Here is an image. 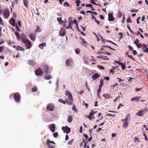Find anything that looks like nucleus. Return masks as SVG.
<instances>
[{"label": "nucleus", "mask_w": 148, "mask_h": 148, "mask_svg": "<svg viewBox=\"0 0 148 148\" xmlns=\"http://www.w3.org/2000/svg\"><path fill=\"white\" fill-rule=\"evenodd\" d=\"M137 48H140L142 46V45L141 43H139L136 45Z\"/></svg>", "instance_id": "51"}, {"label": "nucleus", "mask_w": 148, "mask_h": 148, "mask_svg": "<svg viewBox=\"0 0 148 148\" xmlns=\"http://www.w3.org/2000/svg\"><path fill=\"white\" fill-rule=\"evenodd\" d=\"M87 118H88L89 120H90L91 121H92V119H94V117H92V116H87Z\"/></svg>", "instance_id": "53"}, {"label": "nucleus", "mask_w": 148, "mask_h": 148, "mask_svg": "<svg viewBox=\"0 0 148 148\" xmlns=\"http://www.w3.org/2000/svg\"><path fill=\"white\" fill-rule=\"evenodd\" d=\"M143 50L144 52H146L148 53V48H146L145 49H144V48H143Z\"/></svg>", "instance_id": "50"}, {"label": "nucleus", "mask_w": 148, "mask_h": 148, "mask_svg": "<svg viewBox=\"0 0 148 148\" xmlns=\"http://www.w3.org/2000/svg\"><path fill=\"white\" fill-rule=\"evenodd\" d=\"M67 22V21L65 19H64V20L62 21V23L61 24H62L63 23H66Z\"/></svg>", "instance_id": "56"}, {"label": "nucleus", "mask_w": 148, "mask_h": 148, "mask_svg": "<svg viewBox=\"0 0 148 148\" xmlns=\"http://www.w3.org/2000/svg\"><path fill=\"white\" fill-rule=\"evenodd\" d=\"M49 128L51 131L52 132H55L56 131V126L55 124H51L49 126Z\"/></svg>", "instance_id": "9"}, {"label": "nucleus", "mask_w": 148, "mask_h": 148, "mask_svg": "<svg viewBox=\"0 0 148 148\" xmlns=\"http://www.w3.org/2000/svg\"><path fill=\"white\" fill-rule=\"evenodd\" d=\"M58 101L60 102H61L64 104H66V102L62 99H59Z\"/></svg>", "instance_id": "30"}, {"label": "nucleus", "mask_w": 148, "mask_h": 148, "mask_svg": "<svg viewBox=\"0 0 148 148\" xmlns=\"http://www.w3.org/2000/svg\"><path fill=\"white\" fill-rule=\"evenodd\" d=\"M121 69L123 70H124L126 68L125 65H124L123 63V64H121Z\"/></svg>", "instance_id": "43"}, {"label": "nucleus", "mask_w": 148, "mask_h": 148, "mask_svg": "<svg viewBox=\"0 0 148 148\" xmlns=\"http://www.w3.org/2000/svg\"><path fill=\"white\" fill-rule=\"evenodd\" d=\"M23 3L24 5L28 8V1L27 0H23Z\"/></svg>", "instance_id": "25"}, {"label": "nucleus", "mask_w": 148, "mask_h": 148, "mask_svg": "<svg viewBox=\"0 0 148 148\" xmlns=\"http://www.w3.org/2000/svg\"><path fill=\"white\" fill-rule=\"evenodd\" d=\"M65 63H66V66H71L73 63V61L71 58L67 59L65 61Z\"/></svg>", "instance_id": "7"}, {"label": "nucleus", "mask_w": 148, "mask_h": 148, "mask_svg": "<svg viewBox=\"0 0 148 148\" xmlns=\"http://www.w3.org/2000/svg\"><path fill=\"white\" fill-rule=\"evenodd\" d=\"M103 96L106 99H108L109 98V95L108 94L106 95L105 94H104L103 95Z\"/></svg>", "instance_id": "42"}, {"label": "nucleus", "mask_w": 148, "mask_h": 148, "mask_svg": "<svg viewBox=\"0 0 148 148\" xmlns=\"http://www.w3.org/2000/svg\"><path fill=\"white\" fill-rule=\"evenodd\" d=\"M75 3H76V6H78L81 3V2L80 0H76L75 1Z\"/></svg>", "instance_id": "27"}, {"label": "nucleus", "mask_w": 148, "mask_h": 148, "mask_svg": "<svg viewBox=\"0 0 148 148\" xmlns=\"http://www.w3.org/2000/svg\"><path fill=\"white\" fill-rule=\"evenodd\" d=\"M58 135V133L57 132L54 133H53V136L55 138H56Z\"/></svg>", "instance_id": "38"}, {"label": "nucleus", "mask_w": 148, "mask_h": 148, "mask_svg": "<svg viewBox=\"0 0 148 148\" xmlns=\"http://www.w3.org/2000/svg\"><path fill=\"white\" fill-rule=\"evenodd\" d=\"M47 141L49 143L55 144V143L53 141H50L49 140V139H47Z\"/></svg>", "instance_id": "59"}, {"label": "nucleus", "mask_w": 148, "mask_h": 148, "mask_svg": "<svg viewBox=\"0 0 148 148\" xmlns=\"http://www.w3.org/2000/svg\"><path fill=\"white\" fill-rule=\"evenodd\" d=\"M146 108H144V109L141 110H139L137 112L136 114V115L139 116H142L144 114H145V111Z\"/></svg>", "instance_id": "8"}, {"label": "nucleus", "mask_w": 148, "mask_h": 148, "mask_svg": "<svg viewBox=\"0 0 148 148\" xmlns=\"http://www.w3.org/2000/svg\"><path fill=\"white\" fill-rule=\"evenodd\" d=\"M140 42V41L138 39H136V40L134 41V43L136 44V45L138 44V43Z\"/></svg>", "instance_id": "37"}, {"label": "nucleus", "mask_w": 148, "mask_h": 148, "mask_svg": "<svg viewBox=\"0 0 148 148\" xmlns=\"http://www.w3.org/2000/svg\"><path fill=\"white\" fill-rule=\"evenodd\" d=\"M31 90L32 92H36L37 90V88L36 87H34L32 88Z\"/></svg>", "instance_id": "28"}, {"label": "nucleus", "mask_w": 148, "mask_h": 148, "mask_svg": "<svg viewBox=\"0 0 148 148\" xmlns=\"http://www.w3.org/2000/svg\"><path fill=\"white\" fill-rule=\"evenodd\" d=\"M36 10L37 11V13L36 14L38 16L40 15L39 13L38 12V9L37 8H36Z\"/></svg>", "instance_id": "64"}, {"label": "nucleus", "mask_w": 148, "mask_h": 148, "mask_svg": "<svg viewBox=\"0 0 148 148\" xmlns=\"http://www.w3.org/2000/svg\"><path fill=\"white\" fill-rule=\"evenodd\" d=\"M15 27L16 29V30H17L18 31H20V29L18 27L17 24L15 25Z\"/></svg>", "instance_id": "49"}, {"label": "nucleus", "mask_w": 148, "mask_h": 148, "mask_svg": "<svg viewBox=\"0 0 148 148\" xmlns=\"http://www.w3.org/2000/svg\"><path fill=\"white\" fill-rule=\"evenodd\" d=\"M57 20L60 23V24H61L62 20L61 18L58 17L57 18Z\"/></svg>", "instance_id": "36"}, {"label": "nucleus", "mask_w": 148, "mask_h": 148, "mask_svg": "<svg viewBox=\"0 0 148 148\" xmlns=\"http://www.w3.org/2000/svg\"><path fill=\"white\" fill-rule=\"evenodd\" d=\"M102 47L108 48H109L110 49H111V47H110L108 46H107V45L103 46H102Z\"/></svg>", "instance_id": "60"}, {"label": "nucleus", "mask_w": 148, "mask_h": 148, "mask_svg": "<svg viewBox=\"0 0 148 148\" xmlns=\"http://www.w3.org/2000/svg\"><path fill=\"white\" fill-rule=\"evenodd\" d=\"M74 140V139H73L69 141L68 142V145H71L72 143L73 140Z\"/></svg>", "instance_id": "41"}, {"label": "nucleus", "mask_w": 148, "mask_h": 148, "mask_svg": "<svg viewBox=\"0 0 148 148\" xmlns=\"http://www.w3.org/2000/svg\"><path fill=\"white\" fill-rule=\"evenodd\" d=\"M101 87H99V88L97 90V95L99 97H100L99 95V93L101 92Z\"/></svg>", "instance_id": "31"}, {"label": "nucleus", "mask_w": 148, "mask_h": 148, "mask_svg": "<svg viewBox=\"0 0 148 148\" xmlns=\"http://www.w3.org/2000/svg\"><path fill=\"white\" fill-rule=\"evenodd\" d=\"M128 47L130 50V51H133V48L130 45H129L128 46Z\"/></svg>", "instance_id": "62"}, {"label": "nucleus", "mask_w": 148, "mask_h": 148, "mask_svg": "<svg viewBox=\"0 0 148 148\" xmlns=\"http://www.w3.org/2000/svg\"><path fill=\"white\" fill-rule=\"evenodd\" d=\"M65 32L64 30L61 29L59 35L62 37H63L65 35Z\"/></svg>", "instance_id": "20"}, {"label": "nucleus", "mask_w": 148, "mask_h": 148, "mask_svg": "<svg viewBox=\"0 0 148 148\" xmlns=\"http://www.w3.org/2000/svg\"><path fill=\"white\" fill-rule=\"evenodd\" d=\"M16 49V50L19 51H23L24 50V49L22 47L19 46H17Z\"/></svg>", "instance_id": "24"}, {"label": "nucleus", "mask_w": 148, "mask_h": 148, "mask_svg": "<svg viewBox=\"0 0 148 148\" xmlns=\"http://www.w3.org/2000/svg\"><path fill=\"white\" fill-rule=\"evenodd\" d=\"M130 117V115L128 114L125 119L121 120V121H123L122 126L123 128H126L128 126L129 123L127 122V119Z\"/></svg>", "instance_id": "2"}, {"label": "nucleus", "mask_w": 148, "mask_h": 148, "mask_svg": "<svg viewBox=\"0 0 148 148\" xmlns=\"http://www.w3.org/2000/svg\"><path fill=\"white\" fill-rule=\"evenodd\" d=\"M108 19L110 21H113L115 20V18L113 17L112 14L109 13L108 14Z\"/></svg>", "instance_id": "12"}, {"label": "nucleus", "mask_w": 148, "mask_h": 148, "mask_svg": "<svg viewBox=\"0 0 148 148\" xmlns=\"http://www.w3.org/2000/svg\"><path fill=\"white\" fill-rule=\"evenodd\" d=\"M75 52L77 54H79L80 52V49L79 48H77L75 49Z\"/></svg>", "instance_id": "21"}, {"label": "nucleus", "mask_w": 148, "mask_h": 148, "mask_svg": "<svg viewBox=\"0 0 148 148\" xmlns=\"http://www.w3.org/2000/svg\"><path fill=\"white\" fill-rule=\"evenodd\" d=\"M126 21L127 23H132V22L131 21V18L130 17H128L127 18V19Z\"/></svg>", "instance_id": "35"}, {"label": "nucleus", "mask_w": 148, "mask_h": 148, "mask_svg": "<svg viewBox=\"0 0 148 148\" xmlns=\"http://www.w3.org/2000/svg\"><path fill=\"white\" fill-rule=\"evenodd\" d=\"M46 145L48 148H54L55 147L54 146L51 145L47 141L46 143Z\"/></svg>", "instance_id": "22"}, {"label": "nucleus", "mask_w": 148, "mask_h": 148, "mask_svg": "<svg viewBox=\"0 0 148 148\" xmlns=\"http://www.w3.org/2000/svg\"><path fill=\"white\" fill-rule=\"evenodd\" d=\"M36 32H40L41 31L40 28L38 26H37L36 30Z\"/></svg>", "instance_id": "34"}, {"label": "nucleus", "mask_w": 148, "mask_h": 148, "mask_svg": "<svg viewBox=\"0 0 148 148\" xmlns=\"http://www.w3.org/2000/svg\"><path fill=\"white\" fill-rule=\"evenodd\" d=\"M9 22L10 24L13 26H15V25H16L15 24V20L13 18H11V19L9 21Z\"/></svg>", "instance_id": "14"}, {"label": "nucleus", "mask_w": 148, "mask_h": 148, "mask_svg": "<svg viewBox=\"0 0 148 148\" xmlns=\"http://www.w3.org/2000/svg\"><path fill=\"white\" fill-rule=\"evenodd\" d=\"M141 98V97L140 96H138V97H134L132 98L131 99V100L132 101H134V100L136 101H138L140 100V98Z\"/></svg>", "instance_id": "16"}, {"label": "nucleus", "mask_w": 148, "mask_h": 148, "mask_svg": "<svg viewBox=\"0 0 148 148\" xmlns=\"http://www.w3.org/2000/svg\"><path fill=\"white\" fill-rule=\"evenodd\" d=\"M99 76L100 75L98 73H96L93 75L92 78L94 80H95L97 79Z\"/></svg>", "instance_id": "15"}, {"label": "nucleus", "mask_w": 148, "mask_h": 148, "mask_svg": "<svg viewBox=\"0 0 148 148\" xmlns=\"http://www.w3.org/2000/svg\"><path fill=\"white\" fill-rule=\"evenodd\" d=\"M21 41L22 43H23L27 49H29L32 46L31 42L29 39H26L24 37L21 38Z\"/></svg>", "instance_id": "1"}, {"label": "nucleus", "mask_w": 148, "mask_h": 148, "mask_svg": "<svg viewBox=\"0 0 148 148\" xmlns=\"http://www.w3.org/2000/svg\"><path fill=\"white\" fill-rule=\"evenodd\" d=\"M97 67L99 69H101L102 70L104 69V67L102 66L98 65H97Z\"/></svg>", "instance_id": "32"}, {"label": "nucleus", "mask_w": 148, "mask_h": 148, "mask_svg": "<svg viewBox=\"0 0 148 148\" xmlns=\"http://www.w3.org/2000/svg\"><path fill=\"white\" fill-rule=\"evenodd\" d=\"M46 46V43L45 42H43L40 44L38 45V47L42 49H43V47L45 46Z\"/></svg>", "instance_id": "19"}, {"label": "nucleus", "mask_w": 148, "mask_h": 148, "mask_svg": "<svg viewBox=\"0 0 148 148\" xmlns=\"http://www.w3.org/2000/svg\"><path fill=\"white\" fill-rule=\"evenodd\" d=\"M122 16V13L120 12H119L118 13V17L119 18H121Z\"/></svg>", "instance_id": "47"}, {"label": "nucleus", "mask_w": 148, "mask_h": 148, "mask_svg": "<svg viewBox=\"0 0 148 148\" xmlns=\"http://www.w3.org/2000/svg\"><path fill=\"white\" fill-rule=\"evenodd\" d=\"M47 109L49 111H52L54 109V107L52 104H49L47 105Z\"/></svg>", "instance_id": "13"}, {"label": "nucleus", "mask_w": 148, "mask_h": 148, "mask_svg": "<svg viewBox=\"0 0 148 148\" xmlns=\"http://www.w3.org/2000/svg\"><path fill=\"white\" fill-rule=\"evenodd\" d=\"M64 6H67L68 7H70V5L69 3L67 2H65L64 3Z\"/></svg>", "instance_id": "33"}, {"label": "nucleus", "mask_w": 148, "mask_h": 148, "mask_svg": "<svg viewBox=\"0 0 148 148\" xmlns=\"http://www.w3.org/2000/svg\"><path fill=\"white\" fill-rule=\"evenodd\" d=\"M13 96L16 102H18L20 99L21 97L19 93L16 92L13 94Z\"/></svg>", "instance_id": "3"}, {"label": "nucleus", "mask_w": 148, "mask_h": 148, "mask_svg": "<svg viewBox=\"0 0 148 148\" xmlns=\"http://www.w3.org/2000/svg\"><path fill=\"white\" fill-rule=\"evenodd\" d=\"M73 117L71 115H69L68 117V121L69 122L71 123L72 121Z\"/></svg>", "instance_id": "23"}, {"label": "nucleus", "mask_w": 148, "mask_h": 148, "mask_svg": "<svg viewBox=\"0 0 148 148\" xmlns=\"http://www.w3.org/2000/svg\"><path fill=\"white\" fill-rule=\"evenodd\" d=\"M102 59L104 60H109V58H107V56H103Z\"/></svg>", "instance_id": "48"}, {"label": "nucleus", "mask_w": 148, "mask_h": 148, "mask_svg": "<svg viewBox=\"0 0 148 148\" xmlns=\"http://www.w3.org/2000/svg\"><path fill=\"white\" fill-rule=\"evenodd\" d=\"M100 85L99 86V87H102L103 85V80L102 79H101L100 81Z\"/></svg>", "instance_id": "29"}, {"label": "nucleus", "mask_w": 148, "mask_h": 148, "mask_svg": "<svg viewBox=\"0 0 148 148\" xmlns=\"http://www.w3.org/2000/svg\"><path fill=\"white\" fill-rule=\"evenodd\" d=\"M128 57L129 58H131L132 60L134 61H135V60L134 58H132V56L128 55Z\"/></svg>", "instance_id": "54"}, {"label": "nucleus", "mask_w": 148, "mask_h": 148, "mask_svg": "<svg viewBox=\"0 0 148 148\" xmlns=\"http://www.w3.org/2000/svg\"><path fill=\"white\" fill-rule=\"evenodd\" d=\"M15 35L16 36V37H17L18 38L20 36L19 33L17 32H16L15 33Z\"/></svg>", "instance_id": "40"}, {"label": "nucleus", "mask_w": 148, "mask_h": 148, "mask_svg": "<svg viewBox=\"0 0 148 148\" xmlns=\"http://www.w3.org/2000/svg\"><path fill=\"white\" fill-rule=\"evenodd\" d=\"M35 34L31 33L30 35V36L32 40L34 41L35 40Z\"/></svg>", "instance_id": "17"}, {"label": "nucleus", "mask_w": 148, "mask_h": 148, "mask_svg": "<svg viewBox=\"0 0 148 148\" xmlns=\"http://www.w3.org/2000/svg\"><path fill=\"white\" fill-rule=\"evenodd\" d=\"M105 79H106L107 81H108L109 79V77H105L103 80Z\"/></svg>", "instance_id": "63"}, {"label": "nucleus", "mask_w": 148, "mask_h": 148, "mask_svg": "<svg viewBox=\"0 0 148 148\" xmlns=\"http://www.w3.org/2000/svg\"><path fill=\"white\" fill-rule=\"evenodd\" d=\"M69 23H73V21L72 19L70 18L69 17L68 20Z\"/></svg>", "instance_id": "61"}, {"label": "nucleus", "mask_w": 148, "mask_h": 148, "mask_svg": "<svg viewBox=\"0 0 148 148\" xmlns=\"http://www.w3.org/2000/svg\"><path fill=\"white\" fill-rule=\"evenodd\" d=\"M80 39L81 40V42H80L81 45L83 46L86 47L88 45L87 42L83 38H81Z\"/></svg>", "instance_id": "10"}, {"label": "nucleus", "mask_w": 148, "mask_h": 148, "mask_svg": "<svg viewBox=\"0 0 148 148\" xmlns=\"http://www.w3.org/2000/svg\"><path fill=\"white\" fill-rule=\"evenodd\" d=\"M73 24V23H69V27L71 28V29H73L72 28V25Z\"/></svg>", "instance_id": "52"}, {"label": "nucleus", "mask_w": 148, "mask_h": 148, "mask_svg": "<svg viewBox=\"0 0 148 148\" xmlns=\"http://www.w3.org/2000/svg\"><path fill=\"white\" fill-rule=\"evenodd\" d=\"M43 69L44 72L45 73V75H47L49 73L48 66L47 64L44 65L43 66Z\"/></svg>", "instance_id": "11"}, {"label": "nucleus", "mask_w": 148, "mask_h": 148, "mask_svg": "<svg viewBox=\"0 0 148 148\" xmlns=\"http://www.w3.org/2000/svg\"><path fill=\"white\" fill-rule=\"evenodd\" d=\"M83 105H85L86 108H88V105L86 103H85V101H83Z\"/></svg>", "instance_id": "58"}, {"label": "nucleus", "mask_w": 148, "mask_h": 148, "mask_svg": "<svg viewBox=\"0 0 148 148\" xmlns=\"http://www.w3.org/2000/svg\"><path fill=\"white\" fill-rule=\"evenodd\" d=\"M125 16L124 14L123 15V19L121 21V23H124L125 20Z\"/></svg>", "instance_id": "45"}, {"label": "nucleus", "mask_w": 148, "mask_h": 148, "mask_svg": "<svg viewBox=\"0 0 148 148\" xmlns=\"http://www.w3.org/2000/svg\"><path fill=\"white\" fill-rule=\"evenodd\" d=\"M62 129L64 132H66L67 134H68L71 132V129L67 126L64 127H63Z\"/></svg>", "instance_id": "6"}, {"label": "nucleus", "mask_w": 148, "mask_h": 148, "mask_svg": "<svg viewBox=\"0 0 148 148\" xmlns=\"http://www.w3.org/2000/svg\"><path fill=\"white\" fill-rule=\"evenodd\" d=\"M114 62L115 63H118L119 65H121V64H123V63L120 61H115Z\"/></svg>", "instance_id": "44"}, {"label": "nucleus", "mask_w": 148, "mask_h": 148, "mask_svg": "<svg viewBox=\"0 0 148 148\" xmlns=\"http://www.w3.org/2000/svg\"><path fill=\"white\" fill-rule=\"evenodd\" d=\"M66 95H68L69 98L70 99L71 101H72L73 100V99L72 95L71 94L69 91H67L66 93Z\"/></svg>", "instance_id": "18"}, {"label": "nucleus", "mask_w": 148, "mask_h": 148, "mask_svg": "<svg viewBox=\"0 0 148 148\" xmlns=\"http://www.w3.org/2000/svg\"><path fill=\"white\" fill-rule=\"evenodd\" d=\"M45 75V79L47 80L50 79L51 78V75Z\"/></svg>", "instance_id": "26"}, {"label": "nucleus", "mask_w": 148, "mask_h": 148, "mask_svg": "<svg viewBox=\"0 0 148 148\" xmlns=\"http://www.w3.org/2000/svg\"><path fill=\"white\" fill-rule=\"evenodd\" d=\"M140 18H141L140 17H138L137 19V20H136L137 23H138V24H139L140 23V22H139V21L140 20Z\"/></svg>", "instance_id": "55"}, {"label": "nucleus", "mask_w": 148, "mask_h": 148, "mask_svg": "<svg viewBox=\"0 0 148 148\" xmlns=\"http://www.w3.org/2000/svg\"><path fill=\"white\" fill-rule=\"evenodd\" d=\"M93 5L91 4H88L86 5V7H90L92 8Z\"/></svg>", "instance_id": "39"}, {"label": "nucleus", "mask_w": 148, "mask_h": 148, "mask_svg": "<svg viewBox=\"0 0 148 148\" xmlns=\"http://www.w3.org/2000/svg\"><path fill=\"white\" fill-rule=\"evenodd\" d=\"M10 15V12L8 9L7 8L5 10V12L3 13V17L7 19Z\"/></svg>", "instance_id": "4"}, {"label": "nucleus", "mask_w": 148, "mask_h": 148, "mask_svg": "<svg viewBox=\"0 0 148 148\" xmlns=\"http://www.w3.org/2000/svg\"><path fill=\"white\" fill-rule=\"evenodd\" d=\"M43 72L42 69L39 68L35 71V74L37 76L41 75H42Z\"/></svg>", "instance_id": "5"}, {"label": "nucleus", "mask_w": 148, "mask_h": 148, "mask_svg": "<svg viewBox=\"0 0 148 148\" xmlns=\"http://www.w3.org/2000/svg\"><path fill=\"white\" fill-rule=\"evenodd\" d=\"M3 48H4V46H2V47H0V52L1 53L3 49Z\"/></svg>", "instance_id": "57"}, {"label": "nucleus", "mask_w": 148, "mask_h": 148, "mask_svg": "<svg viewBox=\"0 0 148 148\" xmlns=\"http://www.w3.org/2000/svg\"><path fill=\"white\" fill-rule=\"evenodd\" d=\"M93 111V110H92L91 112H90L89 114V116H93L94 117V115L92 113V112Z\"/></svg>", "instance_id": "46"}]
</instances>
